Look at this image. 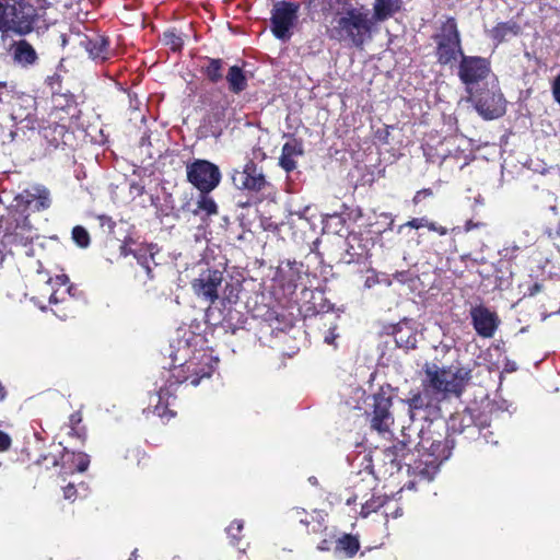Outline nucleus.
<instances>
[{"label":"nucleus","mask_w":560,"mask_h":560,"mask_svg":"<svg viewBox=\"0 0 560 560\" xmlns=\"http://www.w3.org/2000/svg\"><path fill=\"white\" fill-rule=\"evenodd\" d=\"M81 45L94 60L105 62L114 56V51L109 47L110 40L105 35L96 33L91 36H85L81 40Z\"/></svg>","instance_id":"aec40b11"},{"label":"nucleus","mask_w":560,"mask_h":560,"mask_svg":"<svg viewBox=\"0 0 560 560\" xmlns=\"http://www.w3.org/2000/svg\"><path fill=\"white\" fill-rule=\"evenodd\" d=\"M402 440L397 441L392 446L384 448L376 457L373 467H377L380 474L385 476H393L399 472L402 465L408 467V471H413V463L406 462V458L411 454L415 446V441L406 436L402 430Z\"/></svg>","instance_id":"0eeeda50"},{"label":"nucleus","mask_w":560,"mask_h":560,"mask_svg":"<svg viewBox=\"0 0 560 560\" xmlns=\"http://www.w3.org/2000/svg\"><path fill=\"white\" fill-rule=\"evenodd\" d=\"M509 369H512L511 371H515V368H512V365H509Z\"/></svg>","instance_id":"69168bd1"},{"label":"nucleus","mask_w":560,"mask_h":560,"mask_svg":"<svg viewBox=\"0 0 560 560\" xmlns=\"http://www.w3.org/2000/svg\"><path fill=\"white\" fill-rule=\"evenodd\" d=\"M386 334L392 335L398 348L416 349L417 332L407 320L386 327Z\"/></svg>","instance_id":"4be33fe9"},{"label":"nucleus","mask_w":560,"mask_h":560,"mask_svg":"<svg viewBox=\"0 0 560 560\" xmlns=\"http://www.w3.org/2000/svg\"><path fill=\"white\" fill-rule=\"evenodd\" d=\"M470 318L477 335L482 338H492L500 325L498 314L481 304L471 307Z\"/></svg>","instance_id":"f3484780"},{"label":"nucleus","mask_w":560,"mask_h":560,"mask_svg":"<svg viewBox=\"0 0 560 560\" xmlns=\"http://www.w3.org/2000/svg\"><path fill=\"white\" fill-rule=\"evenodd\" d=\"M232 182L237 189L256 194L270 187L262 167L258 166L253 159H249L242 170H233Z\"/></svg>","instance_id":"ddd939ff"},{"label":"nucleus","mask_w":560,"mask_h":560,"mask_svg":"<svg viewBox=\"0 0 560 560\" xmlns=\"http://www.w3.org/2000/svg\"><path fill=\"white\" fill-rule=\"evenodd\" d=\"M131 453L139 459L147 457V454L143 451H140L139 448L131 450ZM138 464H140V460H138Z\"/></svg>","instance_id":"5fc2aeb1"},{"label":"nucleus","mask_w":560,"mask_h":560,"mask_svg":"<svg viewBox=\"0 0 560 560\" xmlns=\"http://www.w3.org/2000/svg\"><path fill=\"white\" fill-rule=\"evenodd\" d=\"M11 50L13 60L23 67L33 66L38 59L35 48L26 39L13 42Z\"/></svg>","instance_id":"b1692460"},{"label":"nucleus","mask_w":560,"mask_h":560,"mask_svg":"<svg viewBox=\"0 0 560 560\" xmlns=\"http://www.w3.org/2000/svg\"><path fill=\"white\" fill-rule=\"evenodd\" d=\"M137 557H138V550H137V549H135V550L131 552V555H130V557H129V559H128V560H136V559H137Z\"/></svg>","instance_id":"052dcab7"},{"label":"nucleus","mask_w":560,"mask_h":560,"mask_svg":"<svg viewBox=\"0 0 560 560\" xmlns=\"http://www.w3.org/2000/svg\"><path fill=\"white\" fill-rule=\"evenodd\" d=\"M304 149L301 140L293 138L282 147V152L279 158V165L287 172L291 173L296 168L295 158L303 155Z\"/></svg>","instance_id":"5701e85b"},{"label":"nucleus","mask_w":560,"mask_h":560,"mask_svg":"<svg viewBox=\"0 0 560 560\" xmlns=\"http://www.w3.org/2000/svg\"><path fill=\"white\" fill-rule=\"evenodd\" d=\"M482 423H476L470 410H465L458 418L452 419L451 428L444 422H430L420 431V441L415 443L419 458L415 459L413 475L432 480L439 468L452 453L456 443L478 440L482 434Z\"/></svg>","instance_id":"f257e3e1"},{"label":"nucleus","mask_w":560,"mask_h":560,"mask_svg":"<svg viewBox=\"0 0 560 560\" xmlns=\"http://www.w3.org/2000/svg\"><path fill=\"white\" fill-rule=\"evenodd\" d=\"M161 40L174 52L182 51L184 47V38L175 28L166 30L162 34Z\"/></svg>","instance_id":"e433bc0d"},{"label":"nucleus","mask_w":560,"mask_h":560,"mask_svg":"<svg viewBox=\"0 0 560 560\" xmlns=\"http://www.w3.org/2000/svg\"><path fill=\"white\" fill-rule=\"evenodd\" d=\"M302 262L290 259L282 261L278 267L276 281L285 294L292 295L295 293L302 278Z\"/></svg>","instance_id":"6ab92c4d"},{"label":"nucleus","mask_w":560,"mask_h":560,"mask_svg":"<svg viewBox=\"0 0 560 560\" xmlns=\"http://www.w3.org/2000/svg\"><path fill=\"white\" fill-rule=\"evenodd\" d=\"M229 287H231V291H230V293H229V294H226V295H225V299L228 300V302H229L230 304H232V303H236V302H237L238 296H237V294H234V293H233V291H234L233 287L228 284V285L225 287V291L228 290V288H229Z\"/></svg>","instance_id":"603ef678"},{"label":"nucleus","mask_w":560,"mask_h":560,"mask_svg":"<svg viewBox=\"0 0 560 560\" xmlns=\"http://www.w3.org/2000/svg\"><path fill=\"white\" fill-rule=\"evenodd\" d=\"M44 137L51 145L59 148L69 144L71 133L66 125L55 122L44 128Z\"/></svg>","instance_id":"bb28decb"},{"label":"nucleus","mask_w":560,"mask_h":560,"mask_svg":"<svg viewBox=\"0 0 560 560\" xmlns=\"http://www.w3.org/2000/svg\"><path fill=\"white\" fill-rule=\"evenodd\" d=\"M521 25L515 21L500 22L492 27L490 34L491 38L497 43L501 44L509 37L517 36L521 33Z\"/></svg>","instance_id":"7c9ffc66"},{"label":"nucleus","mask_w":560,"mask_h":560,"mask_svg":"<svg viewBox=\"0 0 560 560\" xmlns=\"http://www.w3.org/2000/svg\"><path fill=\"white\" fill-rule=\"evenodd\" d=\"M373 241L360 232H351L347 236L345 261L347 264H361L371 256L370 250Z\"/></svg>","instance_id":"a211bd4d"},{"label":"nucleus","mask_w":560,"mask_h":560,"mask_svg":"<svg viewBox=\"0 0 560 560\" xmlns=\"http://www.w3.org/2000/svg\"><path fill=\"white\" fill-rule=\"evenodd\" d=\"M7 397V389L5 387L0 384V401H3Z\"/></svg>","instance_id":"13d9d810"},{"label":"nucleus","mask_w":560,"mask_h":560,"mask_svg":"<svg viewBox=\"0 0 560 560\" xmlns=\"http://www.w3.org/2000/svg\"><path fill=\"white\" fill-rule=\"evenodd\" d=\"M229 91L233 94H241L248 86L245 71L240 66H231L225 75Z\"/></svg>","instance_id":"a878e982"},{"label":"nucleus","mask_w":560,"mask_h":560,"mask_svg":"<svg viewBox=\"0 0 560 560\" xmlns=\"http://www.w3.org/2000/svg\"><path fill=\"white\" fill-rule=\"evenodd\" d=\"M0 231L4 246H27L34 238L27 215L12 207L8 209L7 214L0 217Z\"/></svg>","instance_id":"6e6552de"},{"label":"nucleus","mask_w":560,"mask_h":560,"mask_svg":"<svg viewBox=\"0 0 560 560\" xmlns=\"http://www.w3.org/2000/svg\"><path fill=\"white\" fill-rule=\"evenodd\" d=\"M318 4L325 19L331 18L326 27L330 40L358 49L372 40L377 23L365 4L353 0H320Z\"/></svg>","instance_id":"f03ea898"},{"label":"nucleus","mask_w":560,"mask_h":560,"mask_svg":"<svg viewBox=\"0 0 560 560\" xmlns=\"http://www.w3.org/2000/svg\"><path fill=\"white\" fill-rule=\"evenodd\" d=\"M459 230H460V228H459V226H455V228L451 229V232H452V233H458V232H459Z\"/></svg>","instance_id":"0e129e2a"},{"label":"nucleus","mask_w":560,"mask_h":560,"mask_svg":"<svg viewBox=\"0 0 560 560\" xmlns=\"http://www.w3.org/2000/svg\"><path fill=\"white\" fill-rule=\"evenodd\" d=\"M159 248L156 244H148L145 247L138 248L132 252L133 257L138 264L145 270L149 279H153L151 261L155 264L154 257L158 254Z\"/></svg>","instance_id":"c756f323"},{"label":"nucleus","mask_w":560,"mask_h":560,"mask_svg":"<svg viewBox=\"0 0 560 560\" xmlns=\"http://www.w3.org/2000/svg\"><path fill=\"white\" fill-rule=\"evenodd\" d=\"M13 0H0V33L9 36Z\"/></svg>","instance_id":"4c0bfd02"},{"label":"nucleus","mask_w":560,"mask_h":560,"mask_svg":"<svg viewBox=\"0 0 560 560\" xmlns=\"http://www.w3.org/2000/svg\"><path fill=\"white\" fill-rule=\"evenodd\" d=\"M210 194L211 192H198L196 208L191 210L194 215L210 218L219 213V206Z\"/></svg>","instance_id":"cd10ccee"},{"label":"nucleus","mask_w":560,"mask_h":560,"mask_svg":"<svg viewBox=\"0 0 560 560\" xmlns=\"http://www.w3.org/2000/svg\"><path fill=\"white\" fill-rule=\"evenodd\" d=\"M63 499L70 502H74L78 498V490L73 483H68L62 488Z\"/></svg>","instance_id":"79ce46f5"},{"label":"nucleus","mask_w":560,"mask_h":560,"mask_svg":"<svg viewBox=\"0 0 560 560\" xmlns=\"http://www.w3.org/2000/svg\"><path fill=\"white\" fill-rule=\"evenodd\" d=\"M61 468V451L58 453H45L40 454L33 464L28 466L30 469H34L37 477L42 476L44 471H48L51 468Z\"/></svg>","instance_id":"c85d7f7f"},{"label":"nucleus","mask_w":560,"mask_h":560,"mask_svg":"<svg viewBox=\"0 0 560 560\" xmlns=\"http://www.w3.org/2000/svg\"><path fill=\"white\" fill-rule=\"evenodd\" d=\"M551 93L555 102L560 105V72L556 75L551 83Z\"/></svg>","instance_id":"a18cd8bd"},{"label":"nucleus","mask_w":560,"mask_h":560,"mask_svg":"<svg viewBox=\"0 0 560 560\" xmlns=\"http://www.w3.org/2000/svg\"><path fill=\"white\" fill-rule=\"evenodd\" d=\"M509 369H512L511 371H515V368H512V365H509Z\"/></svg>","instance_id":"338daca9"},{"label":"nucleus","mask_w":560,"mask_h":560,"mask_svg":"<svg viewBox=\"0 0 560 560\" xmlns=\"http://www.w3.org/2000/svg\"><path fill=\"white\" fill-rule=\"evenodd\" d=\"M404 228H410L413 230L427 228L429 231L434 232L440 236H444L450 232V230L446 226H443L435 221H430L427 217L412 218L409 221L401 224L399 230Z\"/></svg>","instance_id":"473e14b6"},{"label":"nucleus","mask_w":560,"mask_h":560,"mask_svg":"<svg viewBox=\"0 0 560 560\" xmlns=\"http://www.w3.org/2000/svg\"><path fill=\"white\" fill-rule=\"evenodd\" d=\"M90 465V456L83 452L68 451L66 447L61 451V476L72 475L74 472H84Z\"/></svg>","instance_id":"412c9836"},{"label":"nucleus","mask_w":560,"mask_h":560,"mask_svg":"<svg viewBox=\"0 0 560 560\" xmlns=\"http://www.w3.org/2000/svg\"><path fill=\"white\" fill-rule=\"evenodd\" d=\"M203 59L207 61V65L201 67V73L210 83L217 84L223 79L224 60L211 57H205Z\"/></svg>","instance_id":"2f4dec72"},{"label":"nucleus","mask_w":560,"mask_h":560,"mask_svg":"<svg viewBox=\"0 0 560 560\" xmlns=\"http://www.w3.org/2000/svg\"><path fill=\"white\" fill-rule=\"evenodd\" d=\"M223 282V272L218 269H206L191 281V289L198 299L214 304L219 299V288Z\"/></svg>","instance_id":"dca6fc26"},{"label":"nucleus","mask_w":560,"mask_h":560,"mask_svg":"<svg viewBox=\"0 0 560 560\" xmlns=\"http://www.w3.org/2000/svg\"><path fill=\"white\" fill-rule=\"evenodd\" d=\"M214 369L215 364L211 354L205 351L194 353L188 360L174 366L167 381L168 384L150 396V404L143 411L168 421L176 416V411L173 409L176 400L173 387L183 384L197 386L203 378L211 377Z\"/></svg>","instance_id":"7ed1b4c3"},{"label":"nucleus","mask_w":560,"mask_h":560,"mask_svg":"<svg viewBox=\"0 0 560 560\" xmlns=\"http://www.w3.org/2000/svg\"><path fill=\"white\" fill-rule=\"evenodd\" d=\"M143 190H144L143 186H138L137 191H138L139 195H142Z\"/></svg>","instance_id":"e2e57ef3"},{"label":"nucleus","mask_w":560,"mask_h":560,"mask_svg":"<svg viewBox=\"0 0 560 560\" xmlns=\"http://www.w3.org/2000/svg\"><path fill=\"white\" fill-rule=\"evenodd\" d=\"M11 21L9 36H26L49 27L46 19V7H36L27 0H13Z\"/></svg>","instance_id":"39448f33"},{"label":"nucleus","mask_w":560,"mask_h":560,"mask_svg":"<svg viewBox=\"0 0 560 560\" xmlns=\"http://www.w3.org/2000/svg\"><path fill=\"white\" fill-rule=\"evenodd\" d=\"M424 393H416L411 397L407 399V404L409 407V411L413 412L415 410H421L430 406V398L428 397V393L423 389Z\"/></svg>","instance_id":"58836bf2"},{"label":"nucleus","mask_w":560,"mask_h":560,"mask_svg":"<svg viewBox=\"0 0 560 560\" xmlns=\"http://www.w3.org/2000/svg\"><path fill=\"white\" fill-rule=\"evenodd\" d=\"M386 502V499L383 497L373 495L370 500H368L361 508V516L366 517L373 512H377Z\"/></svg>","instance_id":"a19ab883"},{"label":"nucleus","mask_w":560,"mask_h":560,"mask_svg":"<svg viewBox=\"0 0 560 560\" xmlns=\"http://www.w3.org/2000/svg\"><path fill=\"white\" fill-rule=\"evenodd\" d=\"M100 220H101L102 225L107 224L110 229H114L116 225L115 221H113V219L110 217L101 215Z\"/></svg>","instance_id":"864d4df0"},{"label":"nucleus","mask_w":560,"mask_h":560,"mask_svg":"<svg viewBox=\"0 0 560 560\" xmlns=\"http://www.w3.org/2000/svg\"><path fill=\"white\" fill-rule=\"evenodd\" d=\"M56 316H58L60 319H67L69 317L68 307H57L52 310Z\"/></svg>","instance_id":"09e8293b"},{"label":"nucleus","mask_w":560,"mask_h":560,"mask_svg":"<svg viewBox=\"0 0 560 560\" xmlns=\"http://www.w3.org/2000/svg\"><path fill=\"white\" fill-rule=\"evenodd\" d=\"M73 242L80 248H88L91 244V236L88 230L82 225H75L71 231Z\"/></svg>","instance_id":"ea45409f"},{"label":"nucleus","mask_w":560,"mask_h":560,"mask_svg":"<svg viewBox=\"0 0 560 560\" xmlns=\"http://www.w3.org/2000/svg\"><path fill=\"white\" fill-rule=\"evenodd\" d=\"M51 206L50 191L44 185H33L30 188L23 189L13 199L12 208L15 211L25 212L31 210L33 212H40L49 209Z\"/></svg>","instance_id":"2eb2a0df"},{"label":"nucleus","mask_w":560,"mask_h":560,"mask_svg":"<svg viewBox=\"0 0 560 560\" xmlns=\"http://www.w3.org/2000/svg\"><path fill=\"white\" fill-rule=\"evenodd\" d=\"M468 94V100L485 119L491 120L504 115L505 100L499 91L482 88L472 90Z\"/></svg>","instance_id":"f8f14e48"},{"label":"nucleus","mask_w":560,"mask_h":560,"mask_svg":"<svg viewBox=\"0 0 560 560\" xmlns=\"http://www.w3.org/2000/svg\"><path fill=\"white\" fill-rule=\"evenodd\" d=\"M459 58L457 75L468 93L476 84L488 78L491 72V62L488 58L465 54Z\"/></svg>","instance_id":"9b49d317"},{"label":"nucleus","mask_w":560,"mask_h":560,"mask_svg":"<svg viewBox=\"0 0 560 560\" xmlns=\"http://www.w3.org/2000/svg\"><path fill=\"white\" fill-rule=\"evenodd\" d=\"M433 196V190L431 188H423V189H420L418 190L415 196L412 197V203L415 206L419 205L420 202H422L423 199L425 198H429V197H432Z\"/></svg>","instance_id":"37998d69"},{"label":"nucleus","mask_w":560,"mask_h":560,"mask_svg":"<svg viewBox=\"0 0 560 560\" xmlns=\"http://www.w3.org/2000/svg\"><path fill=\"white\" fill-rule=\"evenodd\" d=\"M11 445V436L7 432L0 430V453L9 451Z\"/></svg>","instance_id":"c03bdc74"},{"label":"nucleus","mask_w":560,"mask_h":560,"mask_svg":"<svg viewBox=\"0 0 560 560\" xmlns=\"http://www.w3.org/2000/svg\"><path fill=\"white\" fill-rule=\"evenodd\" d=\"M402 0H374L371 14L376 23H382L401 10Z\"/></svg>","instance_id":"393cba45"},{"label":"nucleus","mask_w":560,"mask_h":560,"mask_svg":"<svg viewBox=\"0 0 560 560\" xmlns=\"http://www.w3.org/2000/svg\"><path fill=\"white\" fill-rule=\"evenodd\" d=\"M244 529V522L241 520H234L230 523V525L225 528L226 535L230 539V544L233 547H236L240 551H245V546H242L243 535L242 532Z\"/></svg>","instance_id":"c9c22d12"},{"label":"nucleus","mask_w":560,"mask_h":560,"mask_svg":"<svg viewBox=\"0 0 560 560\" xmlns=\"http://www.w3.org/2000/svg\"><path fill=\"white\" fill-rule=\"evenodd\" d=\"M371 411L368 412L372 430L378 433L390 431L394 424V415L392 412L394 389L389 384L380 386L376 393L371 396Z\"/></svg>","instance_id":"9d476101"},{"label":"nucleus","mask_w":560,"mask_h":560,"mask_svg":"<svg viewBox=\"0 0 560 560\" xmlns=\"http://www.w3.org/2000/svg\"><path fill=\"white\" fill-rule=\"evenodd\" d=\"M407 275V271H397L394 277L395 279H397L398 281H404L405 280V276Z\"/></svg>","instance_id":"4d7b16f0"},{"label":"nucleus","mask_w":560,"mask_h":560,"mask_svg":"<svg viewBox=\"0 0 560 560\" xmlns=\"http://www.w3.org/2000/svg\"><path fill=\"white\" fill-rule=\"evenodd\" d=\"M66 302H71V299H66L65 296L62 298H59L58 295V290L54 291L51 294H50V298H49V303L52 304V305H58L59 303H66Z\"/></svg>","instance_id":"de8ad7c7"},{"label":"nucleus","mask_w":560,"mask_h":560,"mask_svg":"<svg viewBox=\"0 0 560 560\" xmlns=\"http://www.w3.org/2000/svg\"><path fill=\"white\" fill-rule=\"evenodd\" d=\"M0 234H2V231H0Z\"/></svg>","instance_id":"774afa93"},{"label":"nucleus","mask_w":560,"mask_h":560,"mask_svg":"<svg viewBox=\"0 0 560 560\" xmlns=\"http://www.w3.org/2000/svg\"><path fill=\"white\" fill-rule=\"evenodd\" d=\"M299 3L278 1L271 11L270 28L278 39H288L291 36L290 30L298 20Z\"/></svg>","instance_id":"4468645a"},{"label":"nucleus","mask_w":560,"mask_h":560,"mask_svg":"<svg viewBox=\"0 0 560 560\" xmlns=\"http://www.w3.org/2000/svg\"><path fill=\"white\" fill-rule=\"evenodd\" d=\"M432 39L435 43L436 63L442 67L453 66L464 54L460 32L456 19L453 16H448L442 22L432 35Z\"/></svg>","instance_id":"423d86ee"},{"label":"nucleus","mask_w":560,"mask_h":560,"mask_svg":"<svg viewBox=\"0 0 560 560\" xmlns=\"http://www.w3.org/2000/svg\"><path fill=\"white\" fill-rule=\"evenodd\" d=\"M424 378L422 387L434 394L455 395L459 397L471 380L472 370L459 364L440 368L435 363L425 362L422 366Z\"/></svg>","instance_id":"20e7f679"},{"label":"nucleus","mask_w":560,"mask_h":560,"mask_svg":"<svg viewBox=\"0 0 560 560\" xmlns=\"http://www.w3.org/2000/svg\"><path fill=\"white\" fill-rule=\"evenodd\" d=\"M55 281H56L57 284L67 285V290L66 291L70 295V298L72 296L71 291L73 290V285L69 284V278H68L67 275L57 276Z\"/></svg>","instance_id":"49530a36"},{"label":"nucleus","mask_w":560,"mask_h":560,"mask_svg":"<svg viewBox=\"0 0 560 560\" xmlns=\"http://www.w3.org/2000/svg\"><path fill=\"white\" fill-rule=\"evenodd\" d=\"M334 338H335V337H334L332 335H331V336H326V337H325V342L330 345V343H332V342H334Z\"/></svg>","instance_id":"680f3d73"},{"label":"nucleus","mask_w":560,"mask_h":560,"mask_svg":"<svg viewBox=\"0 0 560 560\" xmlns=\"http://www.w3.org/2000/svg\"><path fill=\"white\" fill-rule=\"evenodd\" d=\"M551 235L557 237V238H560V221L558 222V224H557V226L555 229V232Z\"/></svg>","instance_id":"bf43d9fd"},{"label":"nucleus","mask_w":560,"mask_h":560,"mask_svg":"<svg viewBox=\"0 0 560 560\" xmlns=\"http://www.w3.org/2000/svg\"><path fill=\"white\" fill-rule=\"evenodd\" d=\"M67 427L69 428V435L78 439L81 443L85 442L88 438V430L83 424V416L80 410L74 411L69 416Z\"/></svg>","instance_id":"72a5a7b5"},{"label":"nucleus","mask_w":560,"mask_h":560,"mask_svg":"<svg viewBox=\"0 0 560 560\" xmlns=\"http://www.w3.org/2000/svg\"><path fill=\"white\" fill-rule=\"evenodd\" d=\"M186 180L198 192H212L222 180L220 167L206 159H194L185 163Z\"/></svg>","instance_id":"1a4fd4ad"},{"label":"nucleus","mask_w":560,"mask_h":560,"mask_svg":"<svg viewBox=\"0 0 560 560\" xmlns=\"http://www.w3.org/2000/svg\"><path fill=\"white\" fill-rule=\"evenodd\" d=\"M359 549L360 541L351 534H345L336 541V550L342 551L348 558L354 557Z\"/></svg>","instance_id":"f704fd0d"},{"label":"nucleus","mask_w":560,"mask_h":560,"mask_svg":"<svg viewBox=\"0 0 560 560\" xmlns=\"http://www.w3.org/2000/svg\"><path fill=\"white\" fill-rule=\"evenodd\" d=\"M542 290V284L535 282L533 285L528 288V295L535 296L537 293H539Z\"/></svg>","instance_id":"3c124183"},{"label":"nucleus","mask_w":560,"mask_h":560,"mask_svg":"<svg viewBox=\"0 0 560 560\" xmlns=\"http://www.w3.org/2000/svg\"><path fill=\"white\" fill-rule=\"evenodd\" d=\"M133 250L129 249L126 244L120 246V253L122 256H127L129 254H132Z\"/></svg>","instance_id":"6e6d98bb"},{"label":"nucleus","mask_w":560,"mask_h":560,"mask_svg":"<svg viewBox=\"0 0 560 560\" xmlns=\"http://www.w3.org/2000/svg\"><path fill=\"white\" fill-rule=\"evenodd\" d=\"M481 225H482V223H480V222H474L472 220H467L465 222L463 229H464L465 232H470L471 230L477 229V228H479Z\"/></svg>","instance_id":"8fccbe9b"}]
</instances>
